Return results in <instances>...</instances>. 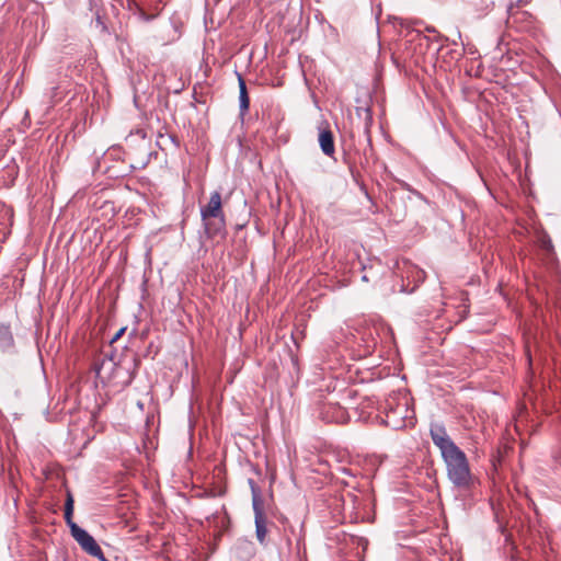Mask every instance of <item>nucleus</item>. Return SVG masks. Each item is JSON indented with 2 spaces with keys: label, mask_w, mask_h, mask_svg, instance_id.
Returning a JSON list of instances; mask_svg holds the SVG:
<instances>
[{
  "label": "nucleus",
  "mask_w": 561,
  "mask_h": 561,
  "mask_svg": "<svg viewBox=\"0 0 561 561\" xmlns=\"http://www.w3.org/2000/svg\"><path fill=\"white\" fill-rule=\"evenodd\" d=\"M72 515H73V497H72L71 493L68 492L66 503H65V520L70 529H71V525H77L72 520Z\"/></svg>",
  "instance_id": "nucleus-12"
},
{
  "label": "nucleus",
  "mask_w": 561,
  "mask_h": 561,
  "mask_svg": "<svg viewBox=\"0 0 561 561\" xmlns=\"http://www.w3.org/2000/svg\"><path fill=\"white\" fill-rule=\"evenodd\" d=\"M542 247H543L545 249H547V250H548V249H550V248L552 247V245H551V241H550V240H548V241H543Z\"/></svg>",
  "instance_id": "nucleus-15"
},
{
  "label": "nucleus",
  "mask_w": 561,
  "mask_h": 561,
  "mask_svg": "<svg viewBox=\"0 0 561 561\" xmlns=\"http://www.w3.org/2000/svg\"><path fill=\"white\" fill-rule=\"evenodd\" d=\"M431 438L434 445L439 449L442 457L460 449L449 437L446 428L440 424H432L430 430Z\"/></svg>",
  "instance_id": "nucleus-6"
},
{
  "label": "nucleus",
  "mask_w": 561,
  "mask_h": 561,
  "mask_svg": "<svg viewBox=\"0 0 561 561\" xmlns=\"http://www.w3.org/2000/svg\"><path fill=\"white\" fill-rule=\"evenodd\" d=\"M358 545L362 546L365 549L367 547V545H368V541L365 538H359L358 539Z\"/></svg>",
  "instance_id": "nucleus-14"
},
{
  "label": "nucleus",
  "mask_w": 561,
  "mask_h": 561,
  "mask_svg": "<svg viewBox=\"0 0 561 561\" xmlns=\"http://www.w3.org/2000/svg\"><path fill=\"white\" fill-rule=\"evenodd\" d=\"M321 416L327 422H342L344 420V410L336 404H325Z\"/></svg>",
  "instance_id": "nucleus-10"
},
{
  "label": "nucleus",
  "mask_w": 561,
  "mask_h": 561,
  "mask_svg": "<svg viewBox=\"0 0 561 561\" xmlns=\"http://www.w3.org/2000/svg\"><path fill=\"white\" fill-rule=\"evenodd\" d=\"M467 300V294L459 291L456 297L449 298L444 302V312L450 321L459 323L466 319L469 312Z\"/></svg>",
  "instance_id": "nucleus-5"
},
{
  "label": "nucleus",
  "mask_w": 561,
  "mask_h": 561,
  "mask_svg": "<svg viewBox=\"0 0 561 561\" xmlns=\"http://www.w3.org/2000/svg\"><path fill=\"white\" fill-rule=\"evenodd\" d=\"M253 511L255 514V534L260 543H264L267 535L266 518L263 513L262 501L253 490Z\"/></svg>",
  "instance_id": "nucleus-7"
},
{
  "label": "nucleus",
  "mask_w": 561,
  "mask_h": 561,
  "mask_svg": "<svg viewBox=\"0 0 561 561\" xmlns=\"http://www.w3.org/2000/svg\"><path fill=\"white\" fill-rule=\"evenodd\" d=\"M386 410V422L393 428H401L412 424L414 411L410 409L408 398L397 402L396 405H393L392 401H388Z\"/></svg>",
  "instance_id": "nucleus-3"
},
{
  "label": "nucleus",
  "mask_w": 561,
  "mask_h": 561,
  "mask_svg": "<svg viewBox=\"0 0 561 561\" xmlns=\"http://www.w3.org/2000/svg\"><path fill=\"white\" fill-rule=\"evenodd\" d=\"M363 280L368 282V276H367V275H364V276H363Z\"/></svg>",
  "instance_id": "nucleus-16"
},
{
  "label": "nucleus",
  "mask_w": 561,
  "mask_h": 561,
  "mask_svg": "<svg viewBox=\"0 0 561 561\" xmlns=\"http://www.w3.org/2000/svg\"><path fill=\"white\" fill-rule=\"evenodd\" d=\"M447 476L453 484L459 489H469L472 483V474L466 454L458 449L448 456L443 457Z\"/></svg>",
  "instance_id": "nucleus-2"
},
{
  "label": "nucleus",
  "mask_w": 561,
  "mask_h": 561,
  "mask_svg": "<svg viewBox=\"0 0 561 561\" xmlns=\"http://www.w3.org/2000/svg\"><path fill=\"white\" fill-rule=\"evenodd\" d=\"M71 536L84 552L99 559L100 561H106L101 547L87 530L79 527L78 525H71Z\"/></svg>",
  "instance_id": "nucleus-4"
},
{
  "label": "nucleus",
  "mask_w": 561,
  "mask_h": 561,
  "mask_svg": "<svg viewBox=\"0 0 561 561\" xmlns=\"http://www.w3.org/2000/svg\"><path fill=\"white\" fill-rule=\"evenodd\" d=\"M319 145L325 156L333 157L335 152L334 136L328 122H322L319 126Z\"/></svg>",
  "instance_id": "nucleus-8"
},
{
  "label": "nucleus",
  "mask_w": 561,
  "mask_h": 561,
  "mask_svg": "<svg viewBox=\"0 0 561 561\" xmlns=\"http://www.w3.org/2000/svg\"><path fill=\"white\" fill-rule=\"evenodd\" d=\"M238 83H239V101H240V112L241 114H245L250 106V99L248 95V90L245 85V81L243 77L238 73Z\"/></svg>",
  "instance_id": "nucleus-11"
},
{
  "label": "nucleus",
  "mask_w": 561,
  "mask_h": 561,
  "mask_svg": "<svg viewBox=\"0 0 561 561\" xmlns=\"http://www.w3.org/2000/svg\"><path fill=\"white\" fill-rule=\"evenodd\" d=\"M125 328L119 329L116 334L112 337L111 343L116 342L125 332Z\"/></svg>",
  "instance_id": "nucleus-13"
},
{
  "label": "nucleus",
  "mask_w": 561,
  "mask_h": 561,
  "mask_svg": "<svg viewBox=\"0 0 561 561\" xmlns=\"http://www.w3.org/2000/svg\"><path fill=\"white\" fill-rule=\"evenodd\" d=\"M201 217L207 237L215 238L226 232L222 199L218 191L211 192L208 203L201 207Z\"/></svg>",
  "instance_id": "nucleus-1"
},
{
  "label": "nucleus",
  "mask_w": 561,
  "mask_h": 561,
  "mask_svg": "<svg viewBox=\"0 0 561 561\" xmlns=\"http://www.w3.org/2000/svg\"><path fill=\"white\" fill-rule=\"evenodd\" d=\"M14 339L10 325L0 323V348L3 353L14 352Z\"/></svg>",
  "instance_id": "nucleus-9"
}]
</instances>
